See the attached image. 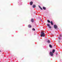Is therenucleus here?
Returning a JSON list of instances; mask_svg holds the SVG:
<instances>
[{"label": "nucleus", "mask_w": 62, "mask_h": 62, "mask_svg": "<svg viewBox=\"0 0 62 62\" xmlns=\"http://www.w3.org/2000/svg\"><path fill=\"white\" fill-rule=\"evenodd\" d=\"M40 36L41 37H45V35L44 33V32H41Z\"/></svg>", "instance_id": "obj_1"}, {"label": "nucleus", "mask_w": 62, "mask_h": 62, "mask_svg": "<svg viewBox=\"0 0 62 62\" xmlns=\"http://www.w3.org/2000/svg\"><path fill=\"white\" fill-rule=\"evenodd\" d=\"M54 27L55 29H57V26L56 25H54Z\"/></svg>", "instance_id": "obj_2"}, {"label": "nucleus", "mask_w": 62, "mask_h": 62, "mask_svg": "<svg viewBox=\"0 0 62 62\" xmlns=\"http://www.w3.org/2000/svg\"><path fill=\"white\" fill-rule=\"evenodd\" d=\"M50 55H51V56H53V54L52 52H50Z\"/></svg>", "instance_id": "obj_3"}, {"label": "nucleus", "mask_w": 62, "mask_h": 62, "mask_svg": "<svg viewBox=\"0 0 62 62\" xmlns=\"http://www.w3.org/2000/svg\"><path fill=\"white\" fill-rule=\"evenodd\" d=\"M33 3L32 1H31L30 3V4L31 5H33Z\"/></svg>", "instance_id": "obj_4"}, {"label": "nucleus", "mask_w": 62, "mask_h": 62, "mask_svg": "<svg viewBox=\"0 0 62 62\" xmlns=\"http://www.w3.org/2000/svg\"><path fill=\"white\" fill-rule=\"evenodd\" d=\"M38 6H39V8H40V9H41V10H42V8L41 7H40V6L39 5Z\"/></svg>", "instance_id": "obj_5"}, {"label": "nucleus", "mask_w": 62, "mask_h": 62, "mask_svg": "<svg viewBox=\"0 0 62 62\" xmlns=\"http://www.w3.org/2000/svg\"><path fill=\"white\" fill-rule=\"evenodd\" d=\"M50 23H51V25H53L54 24V23H53V21H51L50 22Z\"/></svg>", "instance_id": "obj_6"}, {"label": "nucleus", "mask_w": 62, "mask_h": 62, "mask_svg": "<svg viewBox=\"0 0 62 62\" xmlns=\"http://www.w3.org/2000/svg\"><path fill=\"white\" fill-rule=\"evenodd\" d=\"M28 27H29V28H31V25L30 24H29L28 25Z\"/></svg>", "instance_id": "obj_7"}, {"label": "nucleus", "mask_w": 62, "mask_h": 62, "mask_svg": "<svg viewBox=\"0 0 62 62\" xmlns=\"http://www.w3.org/2000/svg\"><path fill=\"white\" fill-rule=\"evenodd\" d=\"M54 52H55V49L53 50L52 51L53 53H54Z\"/></svg>", "instance_id": "obj_8"}, {"label": "nucleus", "mask_w": 62, "mask_h": 62, "mask_svg": "<svg viewBox=\"0 0 62 62\" xmlns=\"http://www.w3.org/2000/svg\"><path fill=\"white\" fill-rule=\"evenodd\" d=\"M43 9H44V10H45V9H46V8L44 7H43Z\"/></svg>", "instance_id": "obj_9"}, {"label": "nucleus", "mask_w": 62, "mask_h": 62, "mask_svg": "<svg viewBox=\"0 0 62 62\" xmlns=\"http://www.w3.org/2000/svg\"><path fill=\"white\" fill-rule=\"evenodd\" d=\"M33 8H35L36 7V5H34L33 6Z\"/></svg>", "instance_id": "obj_10"}, {"label": "nucleus", "mask_w": 62, "mask_h": 62, "mask_svg": "<svg viewBox=\"0 0 62 62\" xmlns=\"http://www.w3.org/2000/svg\"><path fill=\"white\" fill-rule=\"evenodd\" d=\"M49 46L50 47V48H52V45H49Z\"/></svg>", "instance_id": "obj_11"}, {"label": "nucleus", "mask_w": 62, "mask_h": 62, "mask_svg": "<svg viewBox=\"0 0 62 62\" xmlns=\"http://www.w3.org/2000/svg\"><path fill=\"white\" fill-rule=\"evenodd\" d=\"M32 30L33 31H35V29L34 28H33Z\"/></svg>", "instance_id": "obj_12"}, {"label": "nucleus", "mask_w": 62, "mask_h": 62, "mask_svg": "<svg viewBox=\"0 0 62 62\" xmlns=\"http://www.w3.org/2000/svg\"><path fill=\"white\" fill-rule=\"evenodd\" d=\"M48 43H50V41L49 40H48L47 41Z\"/></svg>", "instance_id": "obj_13"}, {"label": "nucleus", "mask_w": 62, "mask_h": 62, "mask_svg": "<svg viewBox=\"0 0 62 62\" xmlns=\"http://www.w3.org/2000/svg\"><path fill=\"white\" fill-rule=\"evenodd\" d=\"M47 22H48V23H50V21L48 20H47Z\"/></svg>", "instance_id": "obj_14"}, {"label": "nucleus", "mask_w": 62, "mask_h": 62, "mask_svg": "<svg viewBox=\"0 0 62 62\" xmlns=\"http://www.w3.org/2000/svg\"><path fill=\"white\" fill-rule=\"evenodd\" d=\"M33 19H32L31 20V21L32 22H33Z\"/></svg>", "instance_id": "obj_15"}, {"label": "nucleus", "mask_w": 62, "mask_h": 62, "mask_svg": "<svg viewBox=\"0 0 62 62\" xmlns=\"http://www.w3.org/2000/svg\"><path fill=\"white\" fill-rule=\"evenodd\" d=\"M47 26H48L49 27L50 26V24H47Z\"/></svg>", "instance_id": "obj_16"}, {"label": "nucleus", "mask_w": 62, "mask_h": 62, "mask_svg": "<svg viewBox=\"0 0 62 62\" xmlns=\"http://www.w3.org/2000/svg\"><path fill=\"white\" fill-rule=\"evenodd\" d=\"M59 39H61V38H60V37H59Z\"/></svg>", "instance_id": "obj_17"}, {"label": "nucleus", "mask_w": 62, "mask_h": 62, "mask_svg": "<svg viewBox=\"0 0 62 62\" xmlns=\"http://www.w3.org/2000/svg\"><path fill=\"white\" fill-rule=\"evenodd\" d=\"M49 28H50V29L51 28V26H49Z\"/></svg>", "instance_id": "obj_18"}, {"label": "nucleus", "mask_w": 62, "mask_h": 62, "mask_svg": "<svg viewBox=\"0 0 62 62\" xmlns=\"http://www.w3.org/2000/svg\"><path fill=\"white\" fill-rule=\"evenodd\" d=\"M60 37H62V35H60Z\"/></svg>", "instance_id": "obj_19"}, {"label": "nucleus", "mask_w": 62, "mask_h": 62, "mask_svg": "<svg viewBox=\"0 0 62 62\" xmlns=\"http://www.w3.org/2000/svg\"><path fill=\"white\" fill-rule=\"evenodd\" d=\"M56 55H57V53H56Z\"/></svg>", "instance_id": "obj_20"}]
</instances>
